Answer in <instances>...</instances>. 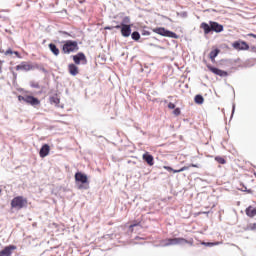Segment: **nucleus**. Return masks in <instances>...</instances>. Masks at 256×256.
Returning a JSON list of instances; mask_svg holds the SVG:
<instances>
[{
  "label": "nucleus",
  "mask_w": 256,
  "mask_h": 256,
  "mask_svg": "<svg viewBox=\"0 0 256 256\" xmlns=\"http://www.w3.org/2000/svg\"><path fill=\"white\" fill-rule=\"evenodd\" d=\"M200 29H203L204 35H209L211 31H214V33H222L224 27L218 22L210 21L209 24H207V22H202L200 24Z\"/></svg>",
  "instance_id": "nucleus-1"
},
{
  "label": "nucleus",
  "mask_w": 256,
  "mask_h": 256,
  "mask_svg": "<svg viewBox=\"0 0 256 256\" xmlns=\"http://www.w3.org/2000/svg\"><path fill=\"white\" fill-rule=\"evenodd\" d=\"M76 185L80 191L89 189V178L82 172H77L74 176Z\"/></svg>",
  "instance_id": "nucleus-2"
},
{
  "label": "nucleus",
  "mask_w": 256,
  "mask_h": 256,
  "mask_svg": "<svg viewBox=\"0 0 256 256\" xmlns=\"http://www.w3.org/2000/svg\"><path fill=\"white\" fill-rule=\"evenodd\" d=\"M79 51V43L75 40H66L62 46V53L69 55L71 53H77Z\"/></svg>",
  "instance_id": "nucleus-3"
},
{
  "label": "nucleus",
  "mask_w": 256,
  "mask_h": 256,
  "mask_svg": "<svg viewBox=\"0 0 256 256\" xmlns=\"http://www.w3.org/2000/svg\"><path fill=\"white\" fill-rule=\"evenodd\" d=\"M24 207H27V198L23 196H16L11 201V208L21 210Z\"/></svg>",
  "instance_id": "nucleus-4"
},
{
  "label": "nucleus",
  "mask_w": 256,
  "mask_h": 256,
  "mask_svg": "<svg viewBox=\"0 0 256 256\" xmlns=\"http://www.w3.org/2000/svg\"><path fill=\"white\" fill-rule=\"evenodd\" d=\"M152 31L153 33H156L157 35H161L162 37H170V39H179V35L163 27L153 28Z\"/></svg>",
  "instance_id": "nucleus-5"
},
{
  "label": "nucleus",
  "mask_w": 256,
  "mask_h": 256,
  "mask_svg": "<svg viewBox=\"0 0 256 256\" xmlns=\"http://www.w3.org/2000/svg\"><path fill=\"white\" fill-rule=\"evenodd\" d=\"M18 101H24V103H27L28 105H32V107L41 105V101L31 95L18 96Z\"/></svg>",
  "instance_id": "nucleus-6"
},
{
  "label": "nucleus",
  "mask_w": 256,
  "mask_h": 256,
  "mask_svg": "<svg viewBox=\"0 0 256 256\" xmlns=\"http://www.w3.org/2000/svg\"><path fill=\"white\" fill-rule=\"evenodd\" d=\"M16 71H33V69H39L38 64H29L27 62H21L20 65L15 67Z\"/></svg>",
  "instance_id": "nucleus-7"
},
{
  "label": "nucleus",
  "mask_w": 256,
  "mask_h": 256,
  "mask_svg": "<svg viewBox=\"0 0 256 256\" xmlns=\"http://www.w3.org/2000/svg\"><path fill=\"white\" fill-rule=\"evenodd\" d=\"M233 49L236 51H249V44L243 40H238L232 43Z\"/></svg>",
  "instance_id": "nucleus-8"
},
{
  "label": "nucleus",
  "mask_w": 256,
  "mask_h": 256,
  "mask_svg": "<svg viewBox=\"0 0 256 256\" xmlns=\"http://www.w3.org/2000/svg\"><path fill=\"white\" fill-rule=\"evenodd\" d=\"M207 69H209L211 73H214V75H218L219 77H227V75H229L227 71L215 68L210 64H207Z\"/></svg>",
  "instance_id": "nucleus-9"
},
{
  "label": "nucleus",
  "mask_w": 256,
  "mask_h": 256,
  "mask_svg": "<svg viewBox=\"0 0 256 256\" xmlns=\"http://www.w3.org/2000/svg\"><path fill=\"white\" fill-rule=\"evenodd\" d=\"M183 243L193 246L194 242L193 239L187 240L185 238H172V240H170V244L172 245H183Z\"/></svg>",
  "instance_id": "nucleus-10"
},
{
  "label": "nucleus",
  "mask_w": 256,
  "mask_h": 256,
  "mask_svg": "<svg viewBox=\"0 0 256 256\" xmlns=\"http://www.w3.org/2000/svg\"><path fill=\"white\" fill-rule=\"evenodd\" d=\"M189 167H199L197 164H190L189 166H183L182 168H180L179 170H175L170 166H163V169H165L166 171H173L174 173H183V171H187L189 169Z\"/></svg>",
  "instance_id": "nucleus-11"
},
{
  "label": "nucleus",
  "mask_w": 256,
  "mask_h": 256,
  "mask_svg": "<svg viewBox=\"0 0 256 256\" xmlns=\"http://www.w3.org/2000/svg\"><path fill=\"white\" fill-rule=\"evenodd\" d=\"M73 61L75 65H81V61H84V63H87V57L83 52H79L78 54L73 56Z\"/></svg>",
  "instance_id": "nucleus-12"
},
{
  "label": "nucleus",
  "mask_w": 256,
  "mask_h": 256,
  "mask_svg": "<svg viewBox=\"0 0 256 256\" xmlns=\"http://www.w3.org/2000/svg\"><path fill=\"white\" fill-rule=\"evenodd\" d=\"M143 161L149 165V167H153L155 165V158H153V155L149 154V152H146L142 155Z\"/></svg>",
  "instance_id": "nucleus-13"
},
{
  "label": "nucleus",
  "mask_w": 256,
  "mask_h": 256,
  "mask_svg": "<svg viewBox=\"0 0 256 256\" xmlns=\"http://www.w3.org/2000/svg\"><path fill=\"white\" fill-rule=\"evenodd\" d=\"M17 249L15 245L6 246L2 251H0V256H11L13 251Z\"/></svg>",
  "instance_id": "nucleus-14"
},
{
  "label": "nucleus",
  "mask_w": 256,
  "mask_h": 256,
  "mask_svg": "<svg viewBox=\"0 0 256 256\" xmlns=\"http://www.w3.org/2000/svg\"><path fill=\"white\" fill-rule=\"evenodd\" d=\"M121 35L122 37H129L131 35V25L121 24Z\"/></svg>",
  "instance_id": "nucleus-15"
},
{
  "label": "nucleus",
  "mask_w": 256,
  "mask_h": 256,
  "mask_svg": "<svg viewBox=\"0 0 256 256\" xmlns=\"http://www.w3.org/2000/svg\"><path fill=\"white\" fill-rule=\"evenodd\" d=\"M51 151V147H49V144H44L39 152L40 157L45 158L47 155H49V152Z\"/></svg>",
  "instance_id": "nucleus-16"
},
{
  "label": "nucleus",
  "mask_w": 256,
  "mask_h": 256,
  "mask_svg": "<svg viewBox=\"0 0 256 256\" xmlns=\"http://www.w3.org/2000/svg\"><path fill=\"white\" fill-rule=\"evenodd\" d=\"M68 71L70 75H72L73 77H75L76 75H79V67H77V65L75 64H69Z\"/></svg>",
  "instance_id": "nucleus-17"
},
{
  "label": "nucleus",
  "mask_w": 256,
  "mask_h": 256,
  "mask_svg": "<svg viewBox=\"0 0 256 256\" xmlns=\"http://www.w3.org/2000/svg\"><path fill=\"white\" fill-rule=\"evenodd\" d=\"M245 213H246L247 217H250V218L255 217L256 207L249 206L248 208H246Z\"/></svg>",
  "instance_id": "nucleus-18"
},
{
  "label": "nucleus",
  "mask_w": 256,
  "mask_h": 256,
  "mask_svg": "<svg viewBox=\"0 0 256 256\" xmlns=\"http://www.w3.org/2000/svg\"><path fill=\"white\" fill-rule=\"evenodd\" d=\"M48 47L51 53H53V55H55L56 57L59 56L60 51H59V48H57V45L50 43Z\"/></svg>",
  "instance_id": "nucleus-19"
},
{
  "label": "nucleus",
  "mask_w": 256,
  "mask_h": 256,
  "mask_svg": "<svg viewBox=\"0 0 256 256\" xmlns=\"http://www.w3.org/2000/svg\"><path fill=\"white\" fill-rule=\"evenodd\" d=\"M221 53V50L219 49H214L210 52L209 54V59L212 61V63H215V57Z\"/></svg>",
  "instance_id": "nucleus-20"
},
{
  "label": "nucleus",
  "mask_w": 256,
  "mask_h": 256,
  "mask_svg": "<svg viewBox=\"0 0 256 256\" xmlns=\"http://www.w3.org/2000/svg\"><path fill=\"white\" fill-rule=\"evenodd\" d=\"M195 103H197V105H203L205 98H203L200 94L196 95L194 98Z\"/></svg>",
  "instance_id": "nucleus-21"
},
{
  "label": "nucleus",
  "mask_w": 256,
  "mask_h": 256,
  "mask_svg": "<svg viewBox=\"0 0 256 256\" xmlns=\"http://www.w3.org/2000/svg\"><path fill=\"white\" fill-rule=\"evenodd\" d=\"M50 103H53L54 105H59V103H61V100L57 96H52L50 98Z\"/></svg>",
  "instance_id": "nucleus-22"
},
{
  "label": "nucleus",
  "mask_w": 256,
  "mask_h": 256,
  "mask_svg": "<svg viewBox=\"0 0 256 256\" xmlns=\"http://www.w3.org/2000/svg\"><path fill=\"white\" fill-rule=\"evenodd\" d=\"M215 161H217V163H219L220 165H225V163H227V160H225L223 157L221 156H216L215 157Z\"/></svg>",
  "instance_id": "nucleus-23"
},
{
  "label": "nucleus",
  "mask_w": 256,
  "mask_h": 256,
  "mask_svg": "<svg viewBox=\"0 0 256 256\" xmlns=\"http://www.w3.org/2000/svg\"><path fill=\"white\" fill-rule=\"evenodd\" d=\"M131 37L134 41H139V39H141V34H139V32H137V31H135L132 33Z\"/></svg>",
  "instance_id": "nucleus-24"
},
{
  "label": "nucleus",
  "mask_w": 256,
  "mask_h": 256,
  "mask_svg": "<svg viewBox=\"0 0 256 256\" xmlns=\"http://www.w3.org/2000/svg\"><path fill=\"white\" fill-rule=\"evenodd\" d=\"M171 241H173V238H168V239H166V240H163V241H162L163 247H169L170 245H173V244H171Z\"/></svg>",
  "instance_id": "nucleus-25"
},
{
  "label": "nucleus",
  "mask_w": 256,
  "mask_h": 256,
  "mask_svg": "<svg viewBox=\"0 0 256 256\" xmlns=\"http://www.w3.org/2000/svg\"><path fill=\"white\" fill-rule=\"evenodd\" d=\"M202 245H205L206 247H213L215 245H219V242H203Z\"/></svg>",
  "instance_id": "nucleus-26"
},
{
  "label": "nucleus",
  "mask_w": 256,
  "mask_h": 256,
  "mask_svg": "<svg viewBox=\"0 0 256 256\" xmlns=\"http://www.w3.org/2000/svg\"><path fill=\"white\" fill-rule=\"evenodd\" d=\"M248 231H256V223H251L247 226Z\"/></svg>",
  "instance_id": "nucleus-27"
},
{
  "label": "nucleus",
  "mask_w": 256,
  "mask_h": 256,
  "mask_svg": "<svg viewBox=\"0 0 256 256\" xmlns=\"http://www.w3.org/2000/svg\"><path fill=\"white\" fill-rule=\"evenodd\" d=\"M173 114H174L176 117H179V115H181V109H180V108L174 109Z\"/></svg>",
  "instance_id": "nucleus-28"
},
{
  "label": "nucleus",
  "mask_w": 256,
  "mask_h": 256,
  "mask_svg": "<svg viewBox=\"0 0 256 256\" xmlns=\"http://www.w3.org/2000/svg\"><path fill=\"white\" fill-rule=\"evenodd\" d=\"M4 55H13V50H11V48H9L7 51L4 52Z\"/></svg>",
  "instance_id": "nucleus-29"
},
{
  "label": "nucleus",
  "mask_w": 256,
  "mask_h": 256,
  "mask_svg": "<svg viewBox=\"0 0 256 256\" xmlns=\"http://www.w3.org/2000/svg\"><path fill=\"white\" fill-rule=\"evenodd\" d=\"M168 109H175V104H173V102H170L168 104Z\"/></svg>",
  "instance_id": "nucleus-30"
},
{
  "label": "nucleus",
  "mask_w": 256,
  "mask_h": 256,
  "mask_svg": "<svg viewBox=\"0 0 256 256\" xmlns=\"http://www.w3.org/2000/svg\"><path fill=\"white\" fill-rule=\"evenodd\" d=\"M249 49L252 53H256V46H251Z\"/></svg>",
  "instance_id": "nucleus-31"
},
{
  "label": "nucleus",
  "mask_w": 256,
  "mask_h": 256,
  "mask_svg": "<svg viewBox=\"0 0 256 256\" xmlns=\"http://www.w3.org/2000/svg\"><path fill=\"white\" fill-rule=\"evenodd\" d=\"M13 54H14L18 59H21V54H19V52L14 51Z\"/></svg>",
  "instance_id": "nucleus-32"
},
{
  "label": "nucleus",
  "mask_w": 256,
  "mask_h": 256,
  "mask_svg": "<svg viewBox=\"0 0 256 256\" xmlns=\"http://www.w3.org/2000/svg\"><path fill=\"white\" fill-rule=\"evenodd\" d=\"M248 37H253V39H256V34L249 33V34H248Z\"/></svg>",
  "instance_id": "nucleus-33"
},
{
  "label": "nucleus",
  "mask_w": 256,
  "mask_h": 256,
  "mask_svg": "<svg viewBox=\"0 0 256 256\" xmlns=\"http://www.w3.org/2000/svg\"><path fill=\"white\" fill-rule=\"evenodd\" d=\"M121 25H116V26H113L114 29H121Z\"/></svg>",
  "instance_id": "nucleus-34"
},
{
  "label": "nucleus",
  "mask_w": 256,
  "mask_h": 256,
  "mask_svg": "<svg viewBox=\"0 0 256 256\" xmlns=\"http://www.w3.org/2000/svg\"><path fill=\"white\" fill-rule=\"evenodd\" d=\"M105 29L111 31V29H114V28H113V26L112 27L111 26H107V27H105Z\"/></svg>",
  "instance_id": "nucleus-35"
},
{
  "label": "nucleus",
  "mask_w": 256,
  "mask_h": 256,
  "mask_svg": "<svg viewBox=\"0 0 256 256\" xmlns=\"http://www.w3.org/2000/svg\"><path fill=\"white\" fill-rule=\"evenodd\" d=\"M60 33H62V35H68V36H70V34H69L68 32H65V31H62V32H60Z\"/></svg>",
  "instance_id": "nucleus-36"
},
{
  "label": "nucleus",
  "mask_w": 256,
  "mask_h": 256,
  "mask_svg": "<svg viewBox=\"0 0 256 256\" xmlns=\"http://www.w3.org/2000/svg\"><path fill=\"white\" fill-rule=\"evenodd\" d=\"M133 227H137V224H131L130 229H133Z\"/></svg>",
  "instance_id": "nucleus-37"
},
{
  "label": "nucleus",
  "mask_w": 256,
  "mask_h": 256,
  "mask_svg": "<svg viewBox=\"0 0 256 256\" xmlns=\"http://www.w3.org/2000/svg\"><path fill=\"white\" fill-rule=\"evenodd\" d=\"M2 64H3V62L0 60V73H1Z\"/></svg>",
  "instance_id": "nucleus-38"
},
{
  "label": "nucleus",
  "mask_w": 256,
  "mask_h": 256,
  "mask_svg": "<svg viewBox=\"0 0 256 256\" xmlns=\"http://www.w3.org/2000/svg\"><path fill=\"white\" fill-rule=\"evenodd\" d=\"M42 71H45V68H42Z\"/></svg>",
  "instance_id": "nucleus-39"
},
{
  "label": "nucleus",
  "mask_w": 256,
  "mask_h": 256,
  "mask_svg": "<svg viewBox=\"0 0 256 256\" xmlns=\"http://www.w3.org/2000/svg\"><path fill=\"white\" fill-rule=\"evenodd\" d=\"M0 53H3V51L0 50Z\"/></svg>",
  "instance_id": "nucleus-40"
},
{
  "label": "nucleus",
  "mask_w": 256,
  "mask_h": 256,
  "mask_svg": "<svg viewBox=\"0 0 256 256\" xmlns=\"http://www.w3.org/2000/svg\"><path fill=\"white\" fill-rule=\"evenodd\" d=\"M1 191H2V190L0 189V194H1Z\"/></svg>",
  "instance_id": "nucleus-41"
}]
</instances>
